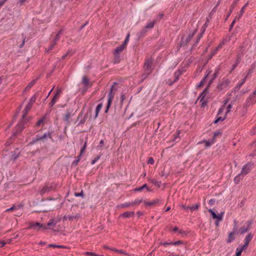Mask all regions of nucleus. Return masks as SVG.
<instances>
[{
    "label": "nucleus",
    "instance_id": "1",
    "mask_svg": "<svg viewBox=\"0 0 256 256\" xmlns=\"http://www.w3.org/2000/svg\"><path fill=\"white\" fill-rule=\"evenodd\" d=\"M29 120L30 116H27V113H24L20 116V120L16 128V131L6 142L7 146L10 144L12 142L14 138L22 132L24 129V125L26 124Z\"/></svg>",
    "mask_w": 256,
    "mask_h": 256
},
{
    "label": "nucleus",
    "instance_id": "2",
    "mask_svg": "<svg viewBox=\"0 0 256 256\" xmlns=\"http://www.w3.org/2000/svg\"><path fill=\"white\" fill-rule=\"evenodd\" d=\"M234 103L230 102L228 100H224L218 110V112H230L234 110Z\"/></svg>",
    "mask_w": 256,
    "mask_h": 256
},
{
    "label": "nucleus",
    "instance_id": "3",
    "mask_svg": "<svg viewBox=\"0 0 256 256\" xmlns=\"http://www.w3.org/2000/svg\"><path fill=\"white\" fill-rule=\"evenodd\" d=\"M52 132H48L47 133H45L42 136L38 134L36 136V138L34 139H33L32 142H36L40 140L44 142L48 138L52 139Z\"/></svg>",
    "mask_w": 256,
    "mask_h": 256
},
{
    "label": "nucleus",
    "instance_id": "4",
    "mask_svg": "<svg viewBox=\"0 0 256 256\" xmlns=\"http://www.w3.org/2000/svg\"><path fill=\"white\" fill-rule=\"evenodd\" d=\"M56 186L54 184L46 183L40 190V194L42 195L47 192L54 190Z\"/></svg>",
    "mask_w": 256,
    "mask_h": 256
},
{
    "label": "nucleus",
    "instance_id": "5",
    "mask_svg": "<svg viewBox=\"0 0 256 256\" xmlns=\"http://www.w3.org/2000/svg\"><path fill=\"white\" fill-rule=\"evenodd\" d=\"M28 228H34L36 230H39L42 228L44 230L48 229V227L45 224H41L38 222L35 223L33 222H30Z\"/></svg>",
    "mask_w": 256,
    "mask_h": 256
},
{
    "label": "nucleus",
    "instance_id": "6",
    "mask_svg": "<svg viewBox=\"0 0 256 256\" xmlns=\"http://www.w3.org/2000/svg\"><path fill=\"white\" fill-rule=\"evenodd\" d=\"M126 48V47L124 46V45L122 44L120 46L117 47L115 49L114 54L116 58H114V63L116 64L118 62L119 54Z\"/></svg>",
    "mask_w": 256,
    "mask_h": 256
},
{
    "label": "nucleus",
    "instance_id": "7",
    "mask_svg": "<svg viewBox=\"0 0 256 256\" xmlns=\"http://www.w3.org/2000/svg\"><path fill=\"white\" fill-rule=\"evenodd\" d=\"M114 88V86H112L110 92L108 94V104H107L106 108V109L104 112H108V109L111 105L114 96V93L112 92Z\"/></svg>",
    "mask_w": 256,
    "mask_h": 256
},
{
    "label": "nucleus",
    "instance_id": "8",
    "mask_svg": "<svg viewBox=\"0 0 256 256\" xmlns=\"http://www.w3.org/2000/svg\"><path fill=\"white\" fill-rule=\"evenodd\" d=\"M207 94V89L206 88L205 90H204V91L202 92V94L199 96L198 98H200V102L201 104V106L202 107L205 106L207 102L206 99L205 98V96Z\"/></svg>",
    "mask_w": 256,
    "mask_h": 256
},
{
    "label": "nucleus",
    "instance_id": "9",
    "mask_svg": "<svg viewBox=\"0 0 256 256\" xmlns=\"http://www.w3.org/2000/svg\"><path fill=\"white\" fill-rule=\"evenodd\" d=\"M256 102V90L250 94L246 100V106H249Z\"/></svg>",
    "mask_w": 256,
    "mask_h": 256
},
{
    "label": "nucleus",
    "instance_id": "10",
    "mask_svg": "<svg viewBox=\"0 0 256 256\" xmlns=\"http://www.w3.org/2000/svg\"><path fill=\"white\" fill-rule=\"evenodd\" d=\"M62 93V90H58L55 94L54 98H52V101L50 103L49 105L50 107H52L58 101V100L60 98V94Z\"/></svg>",
    "mask_w": 256,
    "mask_h": 256
},
{
    "label": "nucleus",
    "instance_id": "11",
    "mask_svg": "<svg viewBox=\"0 0 256 256\" xmlns=\"http://www.w3.org/2000/svg\"><path fill=\"white\" fill-rule=\"evenodd\" d=\"M252 164L250 163H248L245 164L242 168L241 172L240 173L242 175H246L248 174L250 170Z\"/></svg>",
    "mask_w": 256,
    "mask_h": 256
},
{
    "label": "nucleus",
    "instance_id": "12",
    "mask_svg": "<svg viewBox=\"0 0 256 256\" xmlns=\"http://www.w3.org/2000/svg\"><path fill=\"white\" fill-rule=\"evenodd\" d=\"M87 118L86 115L83 116L82 113H80L78 116H77L76 121V122H78V124L80 125V124H82L84 122H85V118Z\"/></svg>",
    "mask_w": 256,
    "mask_h": 256
},
{
    "label": "nucleus",
    "instance_id": "13",
    "mask_svg": "<svg viewBox=\"0 0 256 256\" xmlns=\"http://www.w3.org/2000/svg\"><path fill=\"white\" fill-rule=\"evenodd\" d=\"M80 217V214H76L75 215H66L63 217V220H66L68 219L70 220H74L78 219Z\"/></svg>",
    "mask_w": 256,
    "mask_h": 256
},
{
    "label": "nucleus",
    "instance_id": "14",
    "mask_svg": "<svg viewBox=\"0 0 256 256\" xmlns=\"http://www.w3.org/2000/svg\"><path fill=\"white\" fill-rule=\"evenodd\" d=\"M250 73V70L248 72L247 74L244 76V78H243L242 82H240V83H238V84L237 85V86L234 88V91L235 92L236 91H238L240 88L242 86L245 82H246V80L248 76Z\"/></svg>",
    "mask_w": 256,
    "mask_h": 256
},
{
    "label": "nucleus",
    "instance_id": "15",
    "mask_svg": "<svg viewBox=\"0 0 256 256\" xmlns=\"http://www.w3.org/2000/svg\"><path fill=\"white\" fill-rule=\"evenodd\" d=\"M60 33L59 32L57 35H56V38H54V42L48 48H46V52H48L52 50V48H54V46L56 45V42L58 40V39L59 38V35H60Z\"/></svg>",
    "mask_w": 256,
    "mask_h": 256
},
{
    "label": "nucleus",
    "instance_id": "16",
    "mask_svg": "<svg viewBox=\"0 0 256 256\" xmlns=\"http://www.w3.org/2000/svg\"><path fill=\"white\" fill-rule=\"evenodd\" d=\"M151 64L152 62L150 60H146L144 64V68L146 70L148 71V73H150L151 71Z\"/></svg>",
    "mask_w": 256,
    "mask_h": 256
},
{
    "label": "nucleus",
    "instance_id": "17",
    "mask_svg": "<svg viewBox=\"0 0 256 256\" xmlns=\"http://www.w3.org/2000/svg\"><path fill=\"white\" fill-rule=\"evenodd\" d=\"M134 215V212H126L122 214L120 216L125 218H128L130 216H133Z\"/></svg>",
    "mask_w": 256,
    "mask_h": 256
},
{
    "label": "nucleus",
    "instance_id": "18",
    "mask_svg": "<svg viewBox=\"0 0 256 256\" xmlns=\"http://www.w3.org/2000/svg\"><path fill=\"white\" fill-rule=\"evenodd\" d=\"M86 144H87V142H86V140L84 142L83 146L82 148L80 150V154L77 158V160H78L79 161L80 160L82 155V154L84 152V151L86 150Z\"/></svg>",
    "mask_w": 256,
    "mask_h": 256
},
{
    "label": "nucleus",
    "instance_id": "19",
    "mask_svg": "<svg viewBox=\"0 0 256 256\" xmlns=\"http://www.w3.org/2000/svg\"><path fill=\"white\" fill-rule=\"evenodd\" d=\"M144 204L146 206H154V205L156 204H158L159 202V200H154L153 201L150 202H146L145 201H144Z\"/></svg>",
    "mask_w": 256,
    "mask_h": 256
},
{
    "label": "nucleus",
    "instance_id": "20",
    "mask_svg": "<svg viewBox=\"0 0 256 256\" xmlns=\"http://www.w3.org/2000/svg\"><path fill=\"white\" fill-rule=\"evenodd\" d=\"M253 237V235L251 233H249L244 239V244L248 246Z\"/></svg>",
    "mask_w": 256,
    "mask_h": 256
},
{
    "label": "nucleus",
    "instance_id": "21",
    "mask_svg": "<svg viewBox=\"0 0 256 256\" xmlns=\"http://www.w3.org/2000/svg\"><path fill=\"white\" fill-rule=\"evenodd\" d=\"M46 116H44L40 120H38L36 124V126H43L46 122Z\"/></svg>",
    "mask_w": 256,
    "mask_h": 256
},
{
    "label": "nucleus",
    "instance_id": "22",
    "mask_svg": "<svg viewBox=\"0 0 256 256\" xmlns=\"http://www.w3.org/2000/svg\"><path fill=\"white\" fill-rule=\"evenodd\" d=\"M234 234H235V232H230L229 233L228 236V238L226 240L227 243H230L232 240H234Z\"/></svg>",
    "mask_w": 256,
    "mask_h": 256
},
{
    "label": "nucleus",
    "instance_id": "23",
    "mask_svg": "<svg viewBox=\"0 0 256 256\" xmlns=\"http://www.w3.org/2000/svg\"><path fill=\"white\" fill-rule=\"evenodd\" d=\"M226 114H227V113H225L224 114V116H218L216 118V120L214 122V123L217 124L219 122H222L223 120H224L226 118Z\"/></svg>",
    "mask_w": 256,
    "mask_h": 256
},
{
    "label": "nucleus",
    "instance_id": "24",
    "mask_svg": "<svg viewBox=\"0 0 256 256\" xmlns=\"http://www.w3.org/2000/svg\"><path fill=\"white\" fill-rule=\"evenodd\" d=\"M224 45V42H221L218 46L212 52V55H214Z\"/></svg>",
    "mask_w": 256,
    "mask_h": 256
},
{
    "label": "nucleus",
    "instance_id": "25",
    "mask_svg": "<svg viewBox=\"0 0 256 256\" xmlns=\"http://www.w3.org/2000/svg\"><path fill=\"white\" fill-rule=\"evenodd\" d=\"M36 79H34L28 83L25 88V90H30L36 82Z\"/></svg>",
    "mask_w": 256,
    "mask_h": 256
},
{
    "label": "nucleus",
    "instance_id": "26",
    "mask_svg": "<svg viewBox=\"0 0 256 256\" xmlns=\"http://www.w3.org/2000/svg\"><path fill=\"white\" fill-rule=\"evenodd\" d=\"M32 106H33V104L28 102L24 110V112H28V111H30L31 110Z\"/></svg>",
    "mask_w": 256,
    "mask_h": 256
},
{
    "label": "nucleus",
    "instance_id": "27",
    "mask_svg": "<svg viewBox=\"0 0 256 256\" xmlns=\"http://www.w3.org/2000/svg\"><path fill=\"white\" fill-rule=\"evenodd\" d=\"M82 82L84 84V86H86L89 82V79L86 76H84L82 78Z\"/></svg>",
    "mask_w": 256,
    "mask_h": 256
},
{
    "label": "nucleus",
    "instance_id": "28",
    "mask_svg": "<svg viewBox=\"0 0 256 256\" xmlns=\"http://www.w3.org/2000/svg\"><path fill=\"white\" fill-rule=\"evenodd\" d=\"M200 206V204L199 203L196 204L192 206H190V210H191L192 212L198 210Z\"/></svg>",
    "mask_w": 256,
    "mask_h": 256
},
{
    "label": "nucleus",
    "instance_id": "29",
    "mask_svg": "<svg viewBox=\"0 0 256 256\" xmlns=\"http://www.w3.org/2000/svg\"><path fill=\"white\" fill-rule=\"evenodd\" d=\"M242 176V174H238L237 176H236L234 178V181L236 184H238L239 182L240 181V180L242 178V177L240 178Z\"/></svg>",
    "mask_w": 256,
    "mask_h": 256
},
{
    "label": "nucleus",
    "instance_id": "30",
    "mask_svg": "<svg viewBox=\"0 0 256 256\" xmlns=\"http://www.w3.org/2000/svg\"><path fill=\"white\" fill-rule=\"evenodd\" d=\"M36 94H34V96H32L30 100V101L28 102L32 104H34L35 102L36 99Z\"/></svg>",
    "mask_w": 256,
    "mask_h": 256
},
{
    "label": "nucleus",
    "instance_id": "31",
    "mask_svg": "<svg viewBox=\"0 0 256 256\" xmlns=\"http://www.w3.org/2000/svg\"><path fill=\"white\" fill-rule=\"evenodd\" d=\"M248 230H249L248 227H246V228L242 227L240 229V232L241 234H243L245 233L246 232H248Z\"/></svg>",
    "mask_w": 256,
    "mask_h": 256
},
{
    "label": "nucleus",
    "instance_id": "32",
    "mask_svg": "<svg viewBox=\"0 0 256 256\" xmlns=\"http://www.w3.org/2000/svg\"><path fill=\"white\" fill-rule=\"evenodd\" d=\"M154 22H148L146 26V28H151L154 27Z\"/></svg>",
    "mask_w": 256,
    "mask_h": 256
},
{
    "label": "nucleus",
    "instance_id": "33",
    "mask_svg": "<svg viewBox=\"0 0 256 256\" xmlns=\"http://www.w3.org/2000/svg\"><path fill=\"white\" fill-rule=\"evenodd\" d=\"M202 143H204L206 147H208L212 144L210 141H207L206 140H204L203 141L198 142V144Z\"/></svg>",
    "mask_w": 256,
    "mask_h": 256
},
{
    "label": "nucleus",
    "instance_id": "34",
    "mask_svg": "<svg viewBox=\"0 0 256 256\" xmlns=\"http://www.w3.org/2000/svg\"><path fill=\"white\" fill-rule=\"evenodd\" d=\"M16 210H22L24 208V204H15Z\"/></svg>",
    "mask_w": 256,
    "mask_h": 256
},
{
    "label": "nucleus",
    "instance_id": "35",
    "mask_svg": "<svg viewBox=\"0 0 256 256\" xmlns=\"http://www.w3.org/2000/svg\"><path fill=\"white\" fill-rule=\"evenodd\" d=\"M129 38H130V34H128L126 36V37L125 40H124L123 44H122V45H124V46L126 47V46L127 44L129 41Z\"/></svg>",
    "mask_w": 256,
    "mask_h": 256
},
{
    "label": "nucleus",
    "instance_id": "36",
    "mask_svg": "<svg viewBox=\"0 0 256 256\" xmlns=\"http://www.w3.org/2000/svg\"><path fill=\"white\" fill-rule=\"evenodd\" d=\"M130 206H133L132 202H125L122 204V208H128Z\"/></svg>",
    "mask_w": 256,
    "mask_h": 256
},
{
    "label": "nucleus",
    "instance_id": "37",
    "mask_svg": "<svg viewBox=\"0 0 256 256\" xmlns=\"http://www.w3.org/2000/svg\"><path fill=\"white\" fill-rule=\"evenodd\" d=\"M142 202V200H136L134 202H132V206L138 205L140 203Z\"/></svg>",
    "mask_w": 256,
    "mask_h": 256
},
{
    "label": "nucleus",
    "instance_id": "38",
    "mask_svg": "<svg viewBox=\"0 0 256 256\" xmlns=\"http://www.w3.org/2000/svg\"><path fill=\"white\" fill-rule=\"evenodd\" d=\"M151 182L154 184L156 186H158V187H160V182H159L158 181H157L155 179H152L150 180Z\"/></svg>",
    "mask_w": 256,
    "mask_h": 256
},
{
    "label": "nucleus",
    "instance_id": "39",
    "mask_svg": "<svg viewBox=\"0 0 256 256\" xmlns=\"http://www.w3.org/2000/svg\"><path fill=\"white\" fill-rule=\"evenodd\" d=\"M84 254L86 255V256H99V255L98 254H96V253L94 252H86L84 253Z\"/></svg>",
    "mask_w": 256,
    "mask_h": 256
},
{
    "label": "nucleus",
    "instance_id": "40",
    "mask_svg": "<svg viewBox=\"0 0 256 256\" xmlns=\"http://www.w3.org/2000/svg\"><path fill=\"white\" fill-rule=\"evenodd\" d=\"M74 196H77V197H79V196L84 197V192L82 190L80 192H75L74 194Z\"/></svg>",
    "mask_w": 256,
    "mask_h": 256
},
{
    "label": "nucleus",
    "instance_id": "41",
    "mask_svg": "<svg viewBox=\"0 0 256 256\" xmlns=\"http://www.w3.org/2000/svg\"><path fill=\"white\" fill-rule=\"evenodd\" d=\"M46 226H53L54 227L55 226V224L53 220H50V222L48 223Z\"/></svg>",
    "mask_w": 256,
    "mask_h": 256
},
{
    "label": "nucleus",
    "instance_id": "42",
    "mask_svg": "<svg viewBox=\"0 0 256 256\" xmlns=\"http://www.w3.org/2000/svg\"><path fill=\"white\" fill-rule=\"evenodd\" d=\"M248 246V245L246 244H244L243 246H242V247L240 248V250H238V248H237L236 249V250L238 251V252H240V253L242 252V250L244 249H246V247Z\"/></svg>",
    "mask_w": 256,
    "mask_h": 256
},
{
    "label": "nucleus",
    "instance_id": "43",
    "mask_svg": "<svg viewBox=\"0 0 256 256\" xmlns=\"http://www.w3.org/2000/svg\"><path fill=\"white\" fill-rule=\"evenodd\" d=\"M208 212L211 214L212 218H217V214L211 209L208 210Z\"/></svg>",
    "mask_w": 256,
    "mask_h": 256
},
{
    "label": "nucleus",
    "instance_id": "44",
    "mask_svg": "<svg viewBox=\"0 0 256 256\" xmlns=\"http://www.w3.org/2000/svg\"><path fill=\"white\" fill-rule=\"evenodd\" d=\"M248 6V2L246 3V4L242 8L240 12V16L243 14L244 13V9Z\"/></svg>",
    "mask_w": 256,
    "mask_h": 256
},
{
    "label": "nucleus",
    "instance_id": "45",
    "mask_svg": "<svg viewBox=\"0 0 256 256\" xmlns=\"http://www.w3.org/2000/svg\"><path fill=\"white\" fill-rule=\"evenodd\" d=\"M224 213V212H221L220 214H217V218L216 219H217L218 220H222Z\"/></svg>",
    "mask_w": 256,
    "mask_h": 256
},
{
    "label": "nucleus",
    "instance_id": "46",
    "mask_svg": "<svg viewBox=\"0 0 256 256\" xmlns=\"http://www.w3.org/2000/svg\"><path fill=\"white\" fill-rule=\"evenodd\" d=\"M102 104H99L96 108V112H100V110L102 108Z\"/></svg>",
    "mask_w": 256,
    "mask_h": 256
},
{
    "label": "nucleus",
    "instance_id": "47",
    "mask_svg": "<svg viewBox=\"0 0 256 256\" xmlns=\"http://www.w3.org/2000/svg\"><path fill=\"white\" fill-rule=\"evenodd\" d=\"M230 41V38L226 37L222 40V42H224V44H225L226 43Z\"/></svg>",
    "mask_w": 256,
    "mask_h": 256
},
{
    "label": "nucleus",
    "instance_id": "48",
    "mask_svg": "<svg viewBox=\"0 0 256 256\" xmlns=\"http://www.w3.org/2000/svg\"><path fill=\"white\" fill-rule=\"evenodd\" d=\"M160 245H163L165 246H168V245H172L173 244V242H160Z\"/></svg>",
    "mask_w": 256,
    "mask_h": 256
},
{
    "label": "nucleus",
    "instance_id": "49",
    "mask_svg": "<svg viewBox=\"0 0 256 256\" xmlns=\"http://www.w3.org/2000/svg\"><path fill=\"white\" fill-rule=\"evenodd\" d=\"M148 164H154V160L152 157H150L148 160Z\"/></svg>",
    "mask_w": 256,
    "mask_h": 256
},
{
    "label": "nucleus",
    "instance_id": "50",
    "mask_svg": "<svg viewBox=\"0 0 256 256\" xmlns=\"http://www.w3.org/2000/svg\"><path fill=\"white\" fill-rule=\"evenodd\" d=\"M22 214V210L16 211L14 214V216H20Z\"/></svg>",
    "mask_w": 256,
    "mask_h": 256
},
{
    "label": "nucleus",
    "instance_id": "51",
    "mask_svg": "<svg viewBox=\"0 0 256 256\" xmlns=\"http://www.w3.org/2000/svg\"><path fill=\"white\" fill-rule=\"evenodd\" d=\"M114 251L116 252H119L120 254H125V255H128V254L125 252L124 250H114Z\"/></svg>",
    "mask_w": 256,
    "mask_h": 256
},
{
    "label": "nucleus",
    "instance_id": "52",
    "mask_svg": "<svg viewBox=\"0 0 256 256\" xmlns=\"http://www.w3.org/2000/svg\"><path fill=\"white\" fill-rule=\"evenodd\" d=\"M16 210V206H15V204H14L11 208H8L7 210H6V212H10V211H12V210Z\"/></svg>",
    "mask_w": 256,
    "mask_h": 256
},
{
    "label": "nucleus",
    "instance_id": "53",
    "mask_svg": "<svg viewBox=\"0 0 256 256\" xmlns=\"http://www.w3.org/2000/svg\"><path fill=\"white\" fill-rule=\"evenodd\" d=\"M180 130H177V133L174 134V140H176L177 138L179 137Z\"/></svg>",
    "mask_w": 256,
    "mask_h": 256
},
{
    "label": "nucleus",
    "instance_id": "54",
    "mask_svg": "<svg viewBox=\"0 0 256 256\" xmlns=\"http://www.w3.org/2000/svg\"><path fill=\"white\" fill-rule=\"evenodd\" d=\"M221 134H222V132H220V130L215 132L214 133V137H216V136H218V135H221Z\"/></svg>",
    "mask_w": 256,
    "mask_h": 256
},
{
    "label": "nucleus",
    "instance_id": "55",
    "mask_svg": "<svg viewBox=\"0 0 256 256\" xmlns=\"http://www.w3.org/2000/svg\"><path fill=\"white\" fill-rule=\"evenodd\" d=\"M100 157V156H98L96 158H95L94 160H93L92 162V164H94L97 160H99Z\"/></svg>",
    "mask_w": 256,
    "mask_h": 256
},
{
    "label": "nucleus",
    "instance_id": "56",
    "mask_svg": "<svg viewBox=\"0 0 256 256\" xmlns=\"http://www.w3.org/2000/svg\"><path fill=\"white\" fill-rule=\"evenodd\" d=\"M180 74V72H176L174 74L175 76L176 77L175 80H177Z\"/></svg>",
    "mask_w": 256,
    "mask_h": 256
},
{
    "label": "nucleus",
    "instance_id": "57",
    "mask_svg": "<svg viewBox=\"0 0 256 256\" xmlns=\"http://www.w3.org/2000/svg\"><path fill=\"white\" fill-rule=\"evenodd\" d=\"M142 186V188H143V189H144V188H146V190H147L148 191V192H150V191H151V190H150V189L148 187V185H147V184H144Z\"/></svg>",
    "mask_w": 256,
    "mask_h": 256
},
{
    "label": "nucleus",
    "instance_id": "58",
    "mask_svg": "<svg viewBox=\"0 0 256 256\" xmlns=\"http://www.w3.org/2000/svg\"><path fill=\"white\" fill-rule=\"evenodd\" d=\"M104 145V140H101L100 142L99 145L98 146V148H102Z\"/></svg>",
    "mask_w": 256,
    "mask_h": 256
},
{
    "label": "nucleus",
    "instance_id": "59",
    "mask_svg": "<svg viewBox=\"0 0 256 256\" xmlns=\"http://www.w3.org/2000/svg\"><path fill=\"white\" fill-rule=\"evenodd\" d=\"M209 204L210 205V206H212L215 203V200L214 199H211L209 200V202H208Z\"/></svg>",
    "mask_w": 256,
    "mask_h": 256
},
{
    "label": "nucleus",
    "instance_id": "60",
    "mask_svg": "<svg viewBox=\"0 0 256 256\" xmlns=\"http://www.w3.org/2000/svg\"><path fill=\"white\" fill-rule=\"evenodd\" d=\"M143 190V188L142 186H140V188H136L134 190V192H140L142 191Z\"/></svg>",
    "mask_w": 256,
    "mask_h": 256
},
{
    "label": "nucleus",
    "instance_id": "61",
    "mask_svg": "<svg viewBox=\"0 0 256 256\" xmlns=\"http://www.w3.org/2000/svg\"><path fill=\"white\" fill-rule=\"evenodd\" d=\"M182 244V242L181 241V240H178V241H176V242H173V244L172 245H178V244Z\"/></svg>",
    "mask_w": 256,
    "mask_h": 256
},
{
    "label": "nucleus",
    "instance_id": "62",
    "mask_svg": "<svg viewBox=\"0 0 256 256\" xmlns=\"http://www.w3.org/2000/svg\"><path fill=\"white\" fill-rule=\"evenodd\" d=\"M58 245L54 244H50L48 245V248H58Z\"/></svg>",
    "mask_w": 256,
    "mask_h": 256
},
{
    "label": "nucleus",
    "instance_id": "63",
    "mask_svg": "<svg viewBox=\"0 0 256 256\" xmlns=\"http://www.w3.org/2000/svg\"><path fill=\"white\" fill-rule=\"evenodd\" d=\"M206 76L201 82H200L198 86V87H200V86H202L203 84H204V82L205 81V80L206 78Z\"/></svg>",
    "mask_w": 256,
    "mask_h": 256
},
{
    "label": "nucleus",
    "instance_id": "64",
    "mask_svg": "<svg viewBox=\"0 0 256 256\" xmlns=\"http://www.w3.org/2000/svg\"><path fill=\"white\" fill-rule=\"evenodd\" d=\"M182 208L186 210H190V206H186V205H182Z\"/></svg>",
    "mask_w": 256,
    "mask_h": 256
}]
</instances>
